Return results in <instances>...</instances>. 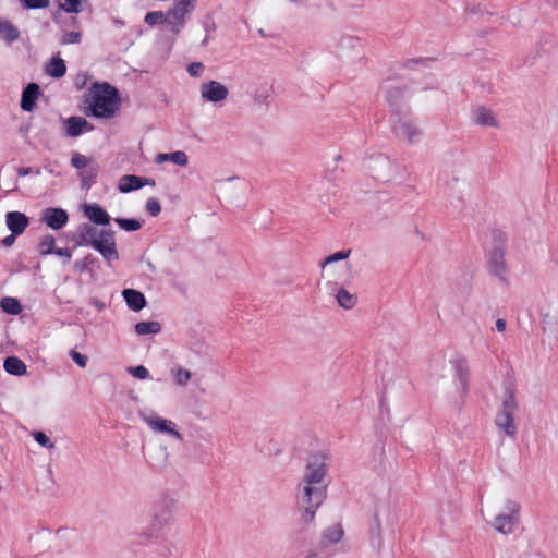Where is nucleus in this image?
I'll use <instances>...</instances> for the list:
<instances>
[{
    "mask_svg": "<svg viewBox=\"0 0 558 558\" xmlns=\"http://www.w3.org/2000/svg\"><path fill=\"white\" fill-rule=\"evenodd\" d=\"M326 456L314 454L307 461L302 480L296 486V497L301 504V520L304 523L314 521L317 509L327 495Z\"/></svg>",
    "mask_w": 558,
    "mask_h": 558,
    "instance_id": "obj_1",
    "label": "nucleus"
},
{
    "mask_svg": "<svg viewBox=\"0 0 558 558\" xmlns=\"http://www.w3.org/2000/svg\"><path fill=\"white\" fill-rule=\"evenodd\" d=\"M76 243L80 246L94 248L108 263L119 259L112 230L100 229L89 222L81 223L76 229Z\"/></svg>",
    "mask_w": 558,
    "mask_h": 558,
    "instance_id": "obj_2",
    "label": "nucleus"
},
{
    "mask_svg": "<svg viewBox=\"0 0 558 558\" xmlns=\"http://www.w3.org/2000/svg\"><path fill=\"white\" fill-rule=\"evenodd\" d=\"M76 243L80 246L94 248L108 263L119 259L112 230L100 229L89 222L81 223L76 229Z\"/></svg>",
    "mask_w": 558,
    "mask_h": 558,
    "instance_id": "obj_3",
    "label": "nucleus"
},
{
    "mask_svg": "<svg viewBox=\"0 0 558 558\" xmlns=\"http://www.w3.org/2000/svg\"><path fill=\"white\" fill-rule=\"evenodd\" d=\"M118 90L107 84H95L90 88L89 109L97 118H110L119 110Z\"/></svg>",
    "mask_w": 558,
    "mask_h": 558,
    "instance_id": "obj_4",
    "label": "nucleus"
},
{
    "mask_svg": "<svg viewBox=\"0 0 558 558\" xmlns=\"http://www.w3.org/2000/svg\"><path fill=\"white\" fill-rule=\"evenodd\" d=\"M518 409L514 391L510 388L505 390L501 405L495 417V424L505 435L513 437L517 433L514 413Z\"/></svg>",
    "mask_w": 558,
    "mask_h": 558,
    "instance_id": "obj_5",
    "label": "nucleus"
},
{
    "mask_svg": "<svg viewBox=\"0 0 558 558\" xmlns=\"http://www.w3.org/2000/svg\"><path fill=\"white\" fill-rule=\"evenodd\" d=\"M138 415L151 432L174 438L179 441L183 440L182 434L178 430V426L173 421L148 410L140 411Z\"/></svg>",
    "mask_w": 558,
    "mask_h": 558,
    "instance_id": "obj_6",
    "label": "nucleus"
},
{
    "mask_svg": "<svg viewBox=\"0 0 558 558\" xmlns=\"http://www.w3.org/2000/svg\"><path fill=\"white\" fill-rule=\"evenodd\" d=\"M520 505L512 500H506L502 510L498 513L493 522L494 529L504 534H512L519 524Z\"/></svg>",
    "mask_w": 558,
    "mask_h": 558,
    "instance_id": "obj_7",
    "label": "nucleus"
},
{
    "mask_svg": "<svg viewBox=\"0 0 558 558\" xmlns=\"http://www.w3.org/2000/svg\"><path fill=\"white\" fill-rule=\"evenodd\" d=\"M392 131L398 140L407 144H414L418 142L422 136V131L418 125L407 116L397 117L392 125Z\"/></svg>",
    "mask_w": 558,
    "mask_h": 558,
    "instance_id": "obj_8",
    "label": "nucleus"
},
{
    "mask_svg": "<svg viewBox=\"0 0 558 558\" xmlns=\"http://www.w3.org/2000/svg\"><path fill=\"white\" fill-rule=\"evenodd\" d=\"M196 0H177L173 8L167 14V24L174 34L182 29L185 17L195 8Z\"/></svg>",
    "mask_w": 558,
    "mask_h": 558,
    "instance_id": "obj_9",
    "label": "nucleus"
},
{
    "mask_svg": "<svg viewBox=\"0 0 558 558\" xmlns=\"http://www.w3.org/2000/svg\"><path fill=\"white\" fill-rule=\"evenodd\" d=\"M199 94L204 101L218 104L227 99L229 90L222 83L211 80L201 85Z\"/></svg>",
    "mask_w": 558,
    "mask_h": 558,
    "instance_id": "obj_10",
    "label": "nucleus"
},
{
    "mask_svg": "<svg viewBox=\"0 0 558 558\" xmlns=\"http://www.w3.org/2000/svg\"><path fill=\"white\" fill-rule=\"evenodd\" d=\"M471 120L475 125L483 128L500 129L501 123L496 112L485 106H476L471 111Z\"/></svg>",
    "mask_w": 558,
    "mask_h": 558,
    "instance_id": "obj_11",
    "label": "nucleus"
},
{
    "mask_svg": "<svg viewBox=\"0 0 558 558\" xmlns=\"http://www.w3.org/2000/svg\"><path fill=\"white\" fill-rule=\"evenodd\" d=\"M41 220L49 228L53 230H60L66 225L69 216L64 209L48 207L44 209Z\"/></svg>",
    "mask_w": 558,
    "mask_h": 558,
    "instance_id": "obj_12",
    "label": "nucleus"
},
{
    "mask_svg": "<svg viewBox=\"0 0 558 558\" xmlns=\"http://www.w3.org/2000/svg\"><path fill=\"white\" fill-rule=\"evenodd\" d=\"M83 211L94 226H107L110 222V216L98 204H85L83 206Z\"/></svg>",
    "mask_w": 558,
    "mask_h": 558,
    "instance_id": "obj_13",
    "label": "nucleus"
},
{
    "mask_svg": "<svg viewBox=\"0 0 558 558\" xmlns=\"http://www.w3.org/2000/svg\"><path fill=\"white\" fill-rule=\"evenodd\" d=\"M146 184L155 185L154 180H148L134 174H126L120 178L118 189L121 193H129L143 187Z\"/></svg>",
    "mask_w": 558,
    "mask_h": 558,
    "instance_id": "obj_14",
    "label": "nucleus"
},
{
    "mask_svg": "<svg viewBox=\"0 0 558 558\" xmlns=\"http://www.w3.org/2000/svg\"><path fill=\"white\" fill-rule=\"evenodd\" d=\"M8 229L14 234L20 235L28 226V218L20 211H9L5 216Z\"/></svg>",
    "mask_w": 558,
    "mask_h": 558,
    "instance_id": "obj_15",
    "label": "nucleus"
},
{
    "mask_svg": "<svg viewBox=\"0 0 558 558\" xmlns=\"http://www.w3.org/2000/svg\"><path fill=\"white\" fill-rule=\"evenodd\" d=\"M489 265L494 275L504 278L507 272V265L505 258V251L500 247H495L489 253Z\"/></svg>",
    "mask_w": 558,
    "mask_h": 558,
    "instance_id": "obj_16",
    "label": "nucleus"
},
{
    "mask_svg": "<svg viewBox=\"0 0 558 558\" xmlns=\"http://www.w3.org/2000/svg\"><path fill=\"white\" fill-rule=\"evenodd\" d=\"M39 94V86L36 83H29L22 93L21 108L27 112L32 111Z\"/></svg>",
    "mask_w": 558,
    "mask_h": 558,
    "instance_id": "obj_17",
    "label": "nucleus"
},
{
    "mask_svg": "<svg viewBox=\"0 0 558 558\" xmlns=\"http://www.w3.org/2000/svg\"><path fill=\"white\" fill-rule=\"evenodd\" d=\"M65 133L70 137H76L81 135L84 130L90 131L93 128L88 125L85 118L82 117H70L65 120Z\"/></svg>",
    "mask_w": 558,
    "mask_h": 558,
    "instance_id": "obj_18",
    "label": "nucleus"
},
{
    "mask_svg": "<svg viewBox=\"0 0 558 558\" xmlns=\"http://www.w3.org/2000/svg\"><path fill=\"white\" fill-rule=\"evenodd\" d=\"M351 252L352 251L350 248L342 250L322 259L319 262V266L322 268L323 276H330L332 274V264L347 259L351 255Z\"/></svg>",
    "mask_w": 558,
    "mask_h": 558,
    "instance_id": "obj_19",
    "label": "nucleus"
},
{
    "mask_svg": "<svg viewBox=\"0 0 558 558\" xmlns=\"http://www.w3.org/2000/svg\"><path fill=\"white\" fill-rule=\"evenodd\" d=\"M122 295L128 306L135 312L141 311L146 305V299L144 294L137 290L125 289L123 290Z\"/></svg>",
    "mask_w": 558,
    "mask_h": 558,
    "instance_id": "obj_20",
    "label": "nucleus"
},
{
    "mask_svg": "<svg viewBox=\"0 0 558 558\" xmlns=\"http://www.w3.org/2000/svg\"><path fill=\"white\" fill-rule=\"evenodd\" d=\"M173 162L180 167H185L189 162L187 155L182 150H177L173 153H160L155 157L156 163H163V162Z\"/></svg>",
    "mask_w": 558,
    "mask_h": 558,
    "instance_id": "obj_21",
    "label": "nucleus"
},
{
    "mask_svg": "<svg viewBox=\"0 0 558 558\" xmlns=\"http://www.w3.org/2000/svg\"><path fill=\"white\" fill-rule=\"evenodd\" d=\"M170 376L177 387H185L192 379V373L181 365H174L170 369Z\"/></svg>",
    "mask_w": 558,
    "mask_h": 558,
    "instance_id": "obj_22",
    "label": "nucleus"
},
{
    "mask_svg": "<svg viewBox=\"0 0 558 558\" xmlns=\"http://www.w3.org/2000/svg\"><path fill=\"white\" fill-rule=\"evenodd\" d=\"M0 37L11 44L20 37V32L10 21L0 19Z\"/></svg>",
    "mask_w": 558,
    "mask_h": 558,
    "instance_id": "obj_23",
    "label": "nucleus"
},
{
    "mask_svg": "<svg viewBox=\"0 0 558 558\" xmlns=\"http://www.w3.org/2000/svg\"><path fill=\"white\" fill-rule=\"evenodd\" d=\"M3 368L7 373L15 376L26 374L25 363L16 356H10L4 360Z\"/></svg>",
    "mask_w": 558,
    "mask_h": 558,
    "instance_id": "obj_24",
    "label": "nucleus"
},
{
    "mask_svg": "<svg viewBox=\"0 0 558 558\" xmlns=\"http://www.w3.org/2000/svg\"><path fill=\"white\" fill-rule=\"evenodd\" d=\"M408 98V93L403 87L391 88L387 94L389 104L396 109H400L407 102Z\"/></svg>",
    "mask_w": 558,
    "mask_h": 558,
    "instance_id": "obj_25",
    "label": "nucleus"
},
{
    "mask_svg": "<svg viewBox=\"0 0 558 558\" xmlns=\"http://www.w3.org/2000/svg\"><path fill=\"white\" fill-rule=\"evenodd\" d=\"M343 529L340 524L336 523L327 527L323 534V543L325 545L337 544L343 537Z\"/></svg>",
    "mask_w": 558,
    "mask_h": 558,
    "instance_id": "obj_26",
    "label": "nucleus"
},
{
    "mask_svg": "<svg viewBox=\"0 0 558 558\" xmlns=\"http://www.w3.org/2000/svg\"><path fill=\"white\" fill-rule=\"evenodd\" d=\"M134 328L138 336L157 335L161 330V325L156 320L140 322Z\"/></svg>",
    "mask_w": 558,
    "mask_h": 558,
    "instance_id": "obj_27",
    "label": "nucleus"
},
{
    "mask_svg": "<svg viewBox=\"0 0 558 558\" xmlns=\"http://www.w3.org/2000/svg\"><path fill=\"white\" fill-rule=\"evenodd\" d=\"M46 72L54 78L62 77L66 72L65 62L61 58H52L47 64Z\"/></svg>",
    "mask_w": 558,
    "mask_h": 558,
    "instance_id": "obj_28",
    "label": "nucleus"
},
{
    "mask_svg": "<svg viewBox=\"0 0 558 558\" xmlns=\"http://www.w3.org/2000/svg\"><path fill=\"white\" fill-rule=\"evenodd\" d=\"M336 299H337L339 306H341L345 310L353 308L357 302L356 295L350 293L348 290H345L343 288L338 290Z\"/></svg>",
    "mask_w": 558,
    "mask_h": 558,
    "instance_id": "obj_29",
    "label": "nucleus"
},
{
    "mask_svg": "<svg viewBox=\"0 0 558 558\" xmlns=\"http://www.w3.org/2000/svg\"><path fill=\"white\" fill-rule=\"evenodd\" d=\"M1 307L5 313L12 315H17L22 311L20 302L16 299L10 296L2 299Z\"/></svg>",
    "mask_w": 558,
    "mask_h": 558,
    "instance_id": "obj_30",
    "label": "nucleus"
},
{
    "mask_svg": "<svg viewBox=\"0 0 558 558\" xmlns=\"http://www.w3.org/2000/svg\"><path fill=\"white\" fill-rule=\"evenodd\" d=\"M59 8L68 13H80L83 11V0H58Z\"/></svg>",
    "mask_w": 558,
    "mask_h": 558,
    "instance_id": "obj_31",
    "label": "nucleus"
},
{
    "mask_svg": "<svg viewBox=\"0 0 558 558\" xmlns=\"http://www.w3.org/2000/svg\"><path fill=\"white\" fill-rule=\"evenodd\" d=\"M116 223L125 231H137L142 227V222L137 219L116 218Z\"/></svg>",
    "mask_w": 558,
    "mask_h": 558,
    "instance_id": "obj_32",
    "label": "nucleus"
},
{
    "mask_svg": "<svg viewBox=\"0 0 558 558\" xmlns=\"http://www.w3.org/2000/svg\"><path fill=\"white\" fill-rule=\"evenodd\" d=\"M38 251L41 255L52 254L54 251V238L50 234L45 235L38 244Z\"/></svg>",
    "mask_w": 558,
    "mask_h": 558,
    "instance_id": "obj_33",
    "label": "nucleus"
},
{
    "mask_svg": "<svg viewBox=\"0 0 558 558\" xmlns=\"http://www.w3.org/2000/svg\"><path fill=\"white\" fill-rule=\"evenodd\" d=\"M145 23L153 26L159 23H167V16H165L163 12L161 11H154L149 12L145 15L144 19Z\"/></svg>",
    "mask_w": 558,
    "mask_h": 558,
    "instance_id": "obj_34",
    "label": "nucleus"
},
{
    "mask_svg": "<svg viewBox=\"0 0 558 558\" xmlns=\"http://www.w3.org/2000/svg\"><path fill=\"white\" fill-rule=\"evenodd\" d=\"M82 39L81 32H65L60 38L61 45L78 44Z\"/></svg>",
    "mask_w": 558,
    "mask_h": 558,
    "instance_id": "obj_35",
    "label": "nucleus"
},
{
    "mask_svg": "<svg viewBox=\"0 0 558 558\" xmlns=\"http://www.w3.org/2000/svg\"><path fill=\"white\" fill-rule=\"evenodd\" d=\"M454 367L457 371V375L461 383H464L466 379V376L469 374V369L466 367V363L464 360L459 359L454 361Z\"/></svg>",
    "mask_w": 558,
    "mask_h": 558,
    "instance_id": "obj_36",
    "label": "nucleus"
},
{
    "mask_svg": "<svg viewBox=\"0 0 558 558\" xmlns=\"http://www.w3.org/2000/svg\"><path fill=\"white\" fill-rule=\"evenodd\" d=\"M33 437L40 446L48 448V449L54 448V444L50 440V438L45 433L34 432Z\"/></svg>",
    "mask_w": 558,
    "mask_h": 558,
    "instance_id": "obj_37",
    "label": "nucleus"
},
{
    "mask_svg": "<svg viewBox=\"0 0 558 558\" xmlns=\"http://www.w3.org/2000/svg\"><path fill=\"white\" fill-rule=\"evenodd\" d=\"M128 372L138 379H146L149 376L148 369L143 365H138L135 367H129Z\"/></svg>",
    "mask_w": 558,
    "mask_h": 558,
    "instance_id": "obj_38",
    "label": "nucleus"
},
{
    "mask_svg": "<svg viewBox=\"0 0 558 558\" xmlns=\"http://www.w3.org/2000/svg\"><path fill=\"white\" fill-rule=\"evenodd\" d=\"M146 210L153 216L156 217L161 211L160 203L156 198H149L146 202Z\"/></svg>",
    "mask_w": 558,
    "mask_h": 558,
    "instance_id": "obj_39",
    "label": "nucleus"
},
{
    "mask_svg": "<svg viewBox=\"0 0 558 558\" xmlns=\"http://www.w3.org/2000/svg\"><path fill=\"white\" fill-rule=\"evenodd\" d=\"M87 158L78 153L73 154L71 163L76 169H83L87 166Z\"/></svg>",
    "mask_w": 558,
    "mask_h": 558,
    "instance_id": "obj_40",
    "label": "nucleus"
},
{
    "mask_svg": "<svg viewBox=\"0 0 558 558\" xmlns=\"http://www.w3.org/2000/svg\"><path fill=\"white\" fill-rule=\"evenodd\" d=\"M27 9H43L49 5V0H22Z\"/></svg>",
    "mask_w": 558,
    "mask_h": 558,
    "instance_id": "obj_41",
    "label": "nucleus"
},
{
    "mask_svg": "<svg viewBox=\"0 0 558 558\" xmlns=\"http://www.w3.org/2000/svg\"><path fill=\"white\" fill-rule=\"evenodd\" d=\"M70 356L80 367H85L87 365L88 359L86 355L81 354L75 350H71Z\"/></svg>",
    "mask_w": 558,
    "mask_h": 558,
    "instance_id": "obj_42",
    "label": "nucleus"
},
{
    "mask_svg": "<svg viewBox=\"0 0 558 558\" xmlns=\"http://www.w3.org/2000/svg\"><path fill=\"white\" fill-rule=\"evenodd\" d=\"M203 69L204 66L201 62H193L187 66V72L191 76L197 77L201 76Z\"/></svg>",
    "mask_w": 558,
    "mask_h": 558,
    "instance_id": "obj_43",
    "label": "nucleus"
},
{
    "mask_svg": "<svg viewBox=\"0 0 558 558\" xmlns=\"http://www.w3.org/2000/svg\"><path fill=\"white\" fill-rule=\"evenodd\" d=\"M53 254L61 256V257H65L66 259L71 258V253H70L69 248H57L53 251Z\"/></svg>",
    "mask_w": 558,
    "mask_h": 558,
    "instance_id": "obj_44",
    "label": "nucleus"
},
{
    "mask_svg": "<svg viewBox=\"0 0 558 558\" xmlns=\"http://www.w3.org/2000/svg\"><path fill=\"white\" fill-rule=\"evenodd\" d=\"M506 327H507V323L504 318H498L496 320V329L499 331V332H504L506 330Z\"/></svg>",
    "mask_w": 558,
    "mask_h": 558,
    "instance_id": "obj_45",
    "label": "nucleus"
},
{
    "mask_svg": "<svg viewBox=\"0 0 558 558\" xmlns=\"http://www.w3.org/2000/svg\"><path fill=\"white\" fill-rule=\"evenodd\" d=\"M15 236H16V235H14L13 233H12V234H10V235H8V236H5V238L2 240L3 245H4V246H8V247H9V246H11V245L14 243V241H15Z\"/></svg>",
    "mask_w": 558,
    "mask_h": 558,
    "instance_id": "obj_46",
    "label": "nucleus"
},
{
    "mask_svg": "<svg viewBox=\"0 0 558 558\" xmlns=\"http://www.w3.org/2000/svg\"><path fill=\"white\" fill-rule=\"evenodd\" d=\"M32 172H34L32 168H19L17 169V174L20 177H25V175H27V174H29Z\"/></svg>",
    "mask_w": 558,
    "mask_h": 558,
    "instance_id": "obj_47",
    "label": "nucleus"
},
{
    "mask_svg": "<svg viewBox=\"0 0 558 558\" xmlns=\"http://www.w3.org/2000/svg\"><path fill=\"white\" fill-rule=\"evenodd\" d=\"M520 558H544V557L537 553H525V554L521 555Z\"/></svg>",
    "mask_w": 558,
    "mask_h": 558,
    "instance_id": "obj_48",
    "label": "nucleus"
},
{
    "mask_svg": "<svg viewBox=\"0 0 558 558\" xmlns=\"http://www.w3.org/2000/svg\"><path fill=\"white\" fill-rule=\"evenodd\" d=\"M16 189H17V184H16V183H14V184H12V186H9V187L7 189V191H8V192H11V191H15Z\"/></svg>",
    "mask_w": 558,
    "mask_h": 558,
    "instance_id": "obj_49",
    "label": "nucleus"
},
{
    "mask_svg": "<svg viewBox=\"0 0 558 558\" xmlns=\"http://www.w3.org/2000/svg\"><path fill=\"white\" fill-rule=\"evenodd\" d=\"M305 558H319V556L316 553H311Z\"/></svg>",
    "mask_w": 558,
    "mask_h": 558,
    "instance_id": "obj_50",
    "label": "nucleus"
},
{
    "mask_svg": "<svg viewBox=\"0 0 558 558\" xmlns=\"http://www.w3.org/2000/svg\"><path fill=\"white\" fill-rule=\"evenodd\" d=\"M147 267L149 268L150 271H155V266L153 265L151 262H147Z\"/></svg>",
    "mask_w": 558,
    "mask_h": 558,
    "instance_id": "obj_51",
    "label": "nucleus"
},
{
    "mask_svg": "<svg viewBox=\"0 0 558 558\" xmlns=\"http://www.w3.org/2000/svg\"><path fill=\"white\" fill-rule=\"evenodd\" d=\"M75 266H76V268H78V269H83V268H84V265H81L80 263H76V264H75Z\"/></svg>",
    "mask_w": 558,
    "mask_h": 558,
    "instance_id": "obj_52",
    "label": "nucleus"
}]
</instances>
